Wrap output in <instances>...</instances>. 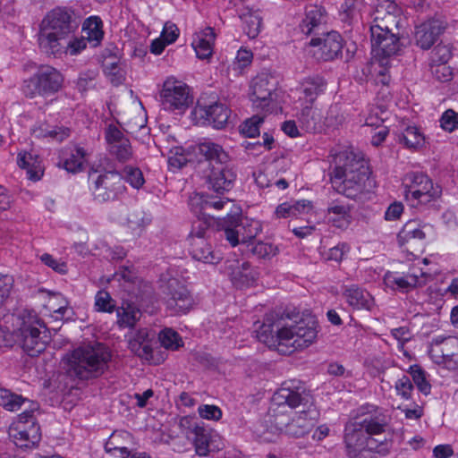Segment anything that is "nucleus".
Returning a JSON list of instances; mask_svg holds the SVG:
<instances>
[{"label": "nucleus", "mask_w": 458, "mask_h": 458, "mask_svg": "<svg viewBox=\"0 0 458 458\" xmlns=\"http://www.w3.org/2000/svg\"><path fill=\"white\" fill-rule=\"evenodd\" d=\"M273 402L278 406L286 405L291 409H299L287 421L283 415H275L276 428L287 436L297 438L304 437L310 433L319 418L312 394L300 381L283 383L274 394Z\"/></svg>", "instance_id": "1"}, {"label": "nucleus", "mask_w": 458, "mask_h": 458, "mask_svg": "<svg viewBox=\"0 0 458 458\" xmlns=\"http://www.w3.org/2000/svg\"><path fill=\"white\" fill-rule=\"evenodd\" d=\"M318 322L309 315L293 325H262L258 331L259 342L282 354H291L312 344L318 335Z\"/></svg>", "instance_id": "2"}, {"label": "nucleus", "mask_w": 458, "mask_h": 458, "mask_svg": "<svg viewBox=\"0 0 458 458\" xmlns=\"http://www.w3.org/2000/svg\"><path fill=\"white\" fill-rule=\"evenodd\" d=\"M370 174L367 160L352 151H345L338 155L330 181L336 192L349 199H356L375 187Z\"/></svg>", "instance_id": "3"}, {"label": "nucleus", "mask_w": 458, "mask_h": 458, "mask_svg": "<svg viewBox=\"0 0 458 458\" xmlns=\"http://www.w3.org/2000/svg\"><path fill=\"white\" fill-rule=\"evenodd\" d=\"M111 353L102 344L74 350L68 358L69 371L82 380L96 378L108 368Z\"/></svg>", "instance_id": "4"}, {"label": "nucleus", "mask_w": 458, "mask_h": 458, "mask_svg": "<svg viewBox=\"0 0 458 458\" xmlns=\"http://www.w3.org/2000/svg\"><path fill=\"white\" fill-rule=\"evenodd\" d=\"M344 441L349 458H377V454L386 455L392 447L389 439L368 436L352 421L345 425Z\"/></svg>", "instance_id": "5"}, {"label": "nucleus", "mask_w": 458, "mask_h": 458, "mask_svg": "<svg viewBox=\"0 0 458 458\" xmlns=\"http://www.w3.org/2000/svg\"><path fill=\"white\" fill-rule=\"evenodd\" d=\"M409 183L405 186V199L412 208H420L438 199L442 189L434 184L428 175L421 173H411L407 175Z\"/></svg>", "instance_id": "6"}, {"label": "nucleus", "mask_w": 458, "mask_h": 458, "mask_svg": "<svg viewBox=\"0 0 458 458\" xmlns=\"http://www.w3.org/2000/svg\"><path fill=\"white\" fill-rule=\"evenodd\" d=\"M89 179L94 199L100 203L114 200L125 190L123 176L116 171L100 173L91 168Z\"/></svg>", "instance_id": "7"}, {"label": "nucleus", "mask_w": 458, "mask_h": 458, "mask_svg": "<svg viewBox=\"0 0 458 458\" xmlns=\"http://www.w3.org/2000/svg\"><path fill=\"white\" fill-rule=\"evenodd\" d=\"M371 47L374 58L380 66H387L388 58L400 50L399 38L389 26L372 24L370 27Z\"/></svg>", "instance_id": "8"}, {"label": "nucleus", "mask_w": 458, "mask_h": 458, "mask_svg": "<svg viewBox=\"0 0 458 458\" xmlns=\"http://www.w3.org/2000/svg\"><path fill=\"white\" fill-rule=\"evenodd\" d=\"M9 437L20 448H32L41 439L40 428L33 415V411H24L9 428Z\"/></svg>", "instance_id": "9"}, {"label": "nucleus", "mask_w": 458, "mask_h": 458, "mask_svg": "<svg viewBox=\"0 0 458 458\" xmlns=\"http://www.w3.org/2000/svg\"><path fill=\"white\" fill-rule=\"evenodd\" d=\"M160 98L165 110L182 114L192 103L189 86L171 76L163 83Z\"/></svg>", "instance_id": "10"}, {"label": "nucleus", "mask_w": 458, "mask_h": 458, "mask_svg": "<svg viewBox=\"0 0 458 458\" xmlns=\"http://www.w3.org/2000/svg\"><path fill=\"white\" fill-rule=\"evenodd\" d=\"M428 354L433 362L450 371L458 370V337H435Z\"/></svg>", "instance_id": "11"}, {"label": "nucleus", "mask_w": 458, "mask_h": 458, "mask_svg": "<svg viewBox=\"0 0 458 458\" xmlns=\"http://www.w3.org/2000/svg\"><path fill=\"white\" fill-rule=\"evenodd\" d=\"M41 324L36 318L29 317L23 320L20 327V343L23 351L30 356H38L47 349L49 343V335L47 330L39 329L37 326Z\"/></svg>", "instance_id": "12"}, {"label": "nucleus", "mask_w": 458, "mask_h": 458, "mask_svg": "<svg viewBox=\"0 0 458 458\" xmlns=\"http://www.w3.org/2000/svg\"><path fill=\"white\" fill-rule=\"evenodd\" d=\"M277 80L267 73L258 74L250 84V99L261 109L267 107L274 100Z\"/></svg>", "instance_id": "13"}, {"label": "nucleus", "mask_w": 458, "mask_h": 458, "mask_svg": "<svg viewBox=\"0 0 458 458\" xmlns=\"http://www.w3.org/2000/svg\"><path fill=\"white\" fill-rule=\"evenodd\" d=\"M105 140L108 152L118 161L126 162L132 157L131 142L117 125L110 123L106 127Z\"/></svg>", "instance_id": "14"}, {"label": "nucleus", "mask_w": 458, "mask_h": 458, "mask_svg": "<svg viewBox=\"0 0 458 458\" xmlns=\"http://www.w3.org/2000/svg\"><path fill=\"white\" fill-rule=\"evenodd\" d=\"M23 91L26 96L33 98L36 92L47 94L57 89V71L52 66H41L37 74L24 81Z\"/></svg>", "instance_id": "15"}, {"label": "nucleus", "mask_w": 458, "mask_h": 458, "mask_svg": "<svg viewBox=\"0 0 458 458\" xmlns=\"http://www.w3.org/2000/svg\"><path fill=\"white\" fill-rule=\"evenodd\" d=\"M360 429L368 436H380L390 428L391 418L385 411L378 407L364 412L360 417L356 418L354 421Z\"/></svg>", "instance_id": "16"}, {"label": "nucleus", "mask_w": 458, "mask_h": 458, "mask_svg": "<svg viewBox=\"0 0 458 458\" xmlns=\"http://www.w3.org/2000/svg\"><path fill=\"white\" fill-rule=\"evenodd\" d=\"M167 308L174 314L186 313L193 305V298L187 289L176 278H170L166 286Z\"/></svg>", "instance_id": "17"}, {"label": "nucleus", "mask_w": 458, "mask_h": 458, "mask_svg": "<svg viewBox=\"0 0 458 458\" xmlns=\"http://www.w3.org/2000/svg\"><path fill=\"white\" fill-rule=\"evenodd\" d=\"M38 45L43 53L55 57L57 47V13L51 10L40 23Z\"/></svg>", "instance_id": "18"}, {"label": "nucleus", "mask_w": 458, "mask_h": 458, "mask_svg": "<svg viewBox=\"0 0 458 458\" xmlns=\"http://www.w3.org/2000/svg\"><path fill=\"white\" fill-rule=\"evenodd\" d=\"M447 22L439 17L429 19L416 27L415 42L422 49H429L446 29Z\"/></svg>", "instance_id": "19"}, {"label": "nucleus", "mask_w": 458, "mask_h": 458, "mask_svg": "<svg viewBox=\"0 0 458 458\" xmlns=\"http://www.w3.org/2000/svg\"><path fill=\"white\" fill-rule=\"evenodd\" d=\"M235 179L236 173L233 167L226 164H218L212 166L206 182L209 190L223 194L233 188Z\"/></svg>", "instance_id": "20"}, {"label": "nucleus", "mask_w": 458, "mask_h": 458, "mask_svg": "<svg viewBox=\"0 0 458 458\" xmlns=\"http://www.w3.org/2000/svg\"><path fill=\"white\" fill-rule=\"evenodd\" d=\"M310 45L312 47H319L321 58L325 61L333 60L337 57L343 48V39L341 35L336 31L327 32L322 37L312 38Z\"/></svg>", "instance_id": "21"}, {"label": "nucleus", "mask_w": 458, "mask_h": 458, "mask_svg": "<svg viewBox=\"0 0 458 458\" xmlns=\"http://www.w3.org/2000/svg\"><path fill=\"white\" fill-rule=\"evenodd\" d=\"M233 284L237 287L252 285L259 277V272L247 261L234 260L226 267Z\"/></svg>", "instance_id": "22"}, {"label": "nucleus", "mask_w": 458, "mask_h": 458, "mask_svg": "<svg viewBox=\"0 0 458 458\" xmlns=\"http://www.w3.org/2000/svg\"><path fill=\"white\" fill-rule=\"evenodd\" d=\"M191 253L194 259L207 264H217L221 260L220 255L213 250L212 246L205 239V233L202 231L192 236Z\"/></svg>", "instance_id": "23"}, {"label": "nucleus", "mask_w": 458, "mask_h": 458, "mask_svg": "<svg viewBox=\"0 0 458 458\" xmlns=\"http://www.w3.org/2000/svg\"><path fill=\"white\" fill-rule=\"evenodd\" d=\"M224 235L230 244L234 247L240 242V237L242 239V233L245 230L243 217L241 216V209L235 208L230 210L223 219L222 224Z\"/></svg>", "instance_id": "24"}, {"label": "nucleus", "mask_w": 458, "mask_h": 458, "mask_svg": "<svg viewBox=\"0 0 458 458\" xmlns=\"http://www.w3.org/2000/svg\"><path fill=\"white\" fill-rule=\"evenodd\" d=\"M326 218L332 226L345 230L352 220L351 207L339 201H332L327 206Z\"/></svg>", "instance_id": "25"}, {"label": "nucleus", "mask_w": 458, "mask_h": 458, "mask_svg": "<svg viewBox=\"0 0 458 458\" xmlns=\"http://www.w3.org/2000/svg\"><path fill=\"white\" fill-rule=\"evenodd\" d=\"M200 112L201 117L216 129L224 128L231 114L227 106L219 102L200 107Z\"/></svg>", "instance_id": "26"}, {"label": "nucleus", "mask_w": 458, "mask_h": 458, "mask_svg": "<svg viewBox=\"0 0 458 458\" xmlns=\"http://www.w3.org/2000/svg\"><path fill=\"white\" fill-rule=\"evenodd\" d=\"M385 283L387 286L392 287L393 289L408 292L416 286L424 284L426 280L424 278V273L421 271H420V275L417 273H409L404 276L387 273L385 276Z\"/></svg>", "instance_id": "27"}, {"label": "nucleus", "mask_w": 458, "mask_h": 458, "mask_svg": "<svg viewBox=\"0 0 458 458\" xmlns=\"http://www.w3.org/2000/svg\"><path fill=\"white\" fill-rule=\"evenodd\" d=\"M120 276L127 284V285L123 286L124 289L135 301H141L146 295L151 293V286L140 278L135 276L131 270L124 268Z\"/></svg>", "instance_id": "28"}, {"label": "nucleus", "mask_w": 458, "mask_h": 458, "mask_svg": "<svg viewBox=\"0 0 458 458\" xmlns=\"http://www.w3.org/2000/svg\"><path fill=\"white\" fill-rule=\"evenodd\" d=\"M326 22V11L322 6L310 5L306 8L305 17L300 27L301 31L310 35Z\"/></svg>", "instance_id": "29"}, {"label": "nucleus", "mask_w": 458, "mask_h": 458, "mask_svg": "<svg viewBox=\"0 0 458 458\" xmlns=\"http://www.w3.org/2000/svg\"><path fill=\"white\" fill-rule=\"evenodd\" d=\"M86 150L78 146L68 148L64 153V168L68 173L77 174L84 169L87 162Z\"/></svg>", "instance_id": "30"}, {"label": "nucleus", "mask_w": 458, "mask_h": 458, "mask_svg": "<svg viewBox=\"0 0 458 458\" xmlns=\"http://www.w3.org/2000/svg\"><path fill=\"white\" fill-rule=\"evenodd\" d=\"M128 345L130 350L140 358L148 359L152 353L149 344V331L147 328H140L131 333Z\"/></svg>", "instance_id": "31"}, {"label": "nucleus", "mask_w": 458, "mask_h": 458, "mask_svg": "<svg viewBox=\"0 0 458 458\" xmlns=\"http://www.w3.org/2000/svg\"><path fill=\"white\" fill-rule=\"evenodd\" d=\"M344 296L353 309L369 310L374 304L369 293L355 285L347 287L344 292Z\"/></svg>", "instance_id": "32"}, {"label": "nucleus", "mask_w": 458, "mask_h": 458, "mask_svg": "<svg viewBox=\"0 0 458 458\" xmlns=\"http://www.w3.org/2000/svg\"><path fill=\"white\" fill-rule=\"evenodd\" d=\"M214 40L215 33L210 27L206 28L203 31L196 35L192 42V47L199 59H207L211 56Z\"/></svg>", "instance_id": "33"}, {"label": "nucleus", "mask_w": 458, "mask_h": 458, "mask_svg": "<svg viewBox=\"0 0 458 458\" xmlns=\"http://www.w3.org/2000/svg\"><path fill=\"white\" fill-rule=\"evenodd\" d=\"M116 313L120 327H133L141 317L140 310L132 301H123Z\"/></svg>", "instance_id": "34"}, {"label": "nucleus", "mask_w": 458, "mask_h": 458, "mask_svg": "<svg viewBox=\"0 0 458 458\" xmlns=\"http://www.w3.org/2000/svg\"><path fill=\"white\" fill-rule=\"evenodd\" d=\"M239 17L242 21L244 26L243 30L250 38H255L260 32L261 17L258 11H253L248 6L243 7L239 12Z\"/></svg>", "instance_id": "35"}, {"label": "nucleus", "mask_w": 458, "mask_h": 458, "mask_svg": "<svg viewBox=\"0 0 458 458\" xmlns=\"http://www.w3.org/2000/svg\"><path fill=\"white\" fill-rule=\"evenodd\" d=\"M17 163L21 168L27 170L30 180L38 181L41 178L43 170L38 156L28 152L19 153Z\"/></svg>", "instance_id": "36"}, {"label": "nucleus", "mask_w": 458, "mask_h": 458, "mask_svg": "<svg viewBox=\"0 0 458 458\" xmlns=\"http://www.w3.org/2000/svg\"><path fill=\"white\" fill-rule=\"evenodd\" d=\"M423 228L424 226L417 220L408 221L397 235L399 244L404 245L416 240H424L426 233Z\"/></svg>", "instance_id": "37"}, {"label": "nucleus", "mask_w": 458, "mask_h": 458, "mask_svg": "<svg viewBox=\"0 0 458 458\" xmlns=\"http://www.w3.org/2000/svg\"><path fill=\"white\" fill-rule=\"evenodd\" d=\"M199 152L208 161H215L218 164H227L230 157L222 146L217 143L207 140L198 146Z\"/></svg>", "instance_id": "38"}, {"label": "nucleus", "mask_w": 458, "mask_h": 458, "mask_svg": "<svg viewBox=\"0 0 458 458\" xmlns=\"http://www.w3.org/2000/svg\"><path fill=\"white\" fill-rule=\"evenodd\" d=\"M326 87V82L321 77H312L301 82L300 90L307 103L311 105Z\"/></svg>", "instance_id": "39"}, {"label": "nucleus", "mask_w": 458, "mask_h": 458, "mask_svg": "<svg viewBox=\"0 0 458 458\" xmlns=\"http://www.w3.org/2000/svg\"><path fill=\"white\" fill-rule=\"evenodd\" d=\"M103 23L99 17L90 16L87 18L82 24V31L85 33V40L93 42L96 47L103 39L104 32L102 30Z\"/></svg>", "instance_id": "40"}, {"label": "nucleus", "mask_w": 458, "mask_h": 458, "mask_svg": "<svg viewBox=\"0 0 458 458\" xmlns=\"http://www.w3.org/2000/svg\"><path fill=\"white\" fill-rule=\"evenodd\" d=\"M80 24V17L71 8H59V38L74 32Z\"/></svg>", "instance_id": "41"}, {"label": "nucleus", "mask_w": 458, "mask_h": 458, "mask_svg": "<svg viewBox=\"0 0 458 458\" xmlns=\"http://www.w3.org/2000/svg\"><path fill=\"white\" fill-rule=\"evenodd\" d=\"M299 120L307 131H317L322 128L321 114L313 109L311 105H307L302 107Z\"/></svg>", "instance_id": "42"}, {"label": "nucleus", "mask_w": 458, "mask_h": 458, "mask_svg": "<svg viewBox=\"0 0 458 458\" xmlns=\"http://www.w3.org/2000/svg\"><path fill=\"white\" fill-rule=\"evenodd\" d=\"M195 447V452L199 456H206L209 453L210 433L203 426H199L190 438Z\"/></svg>", "instance_id": "43"}, {"label": "nucleus", "mask_w": 458, "mask_h": 458, "mask_svg": "<svg viewBox=\"0 0 458 458\" xmlns=\"http://www.w3.org/2000/svg\"><path fill=\"white\" fill-rule=\"evenodd\" d=\"M424 136L415 126H408L399 136V141L409 148H417L424 144Z\"/></svg>", "instance_id": "44"}, {"label": "nucleus", "mask_w": 458, "mask_h": 458, "mask_svg": "<svg viewBox=\"0 0 458 458\" xmlns=\"http://www.w3.org/2000/svg\"><path fill=\"white\" fill-rule=\"evenodd\" d=\"M414 384L418 389L425 395H428L431 390V385L426 377V372L419 365H411L409 369Z\"/></svg>", "instance_id": "45"}, {"label": "nucleus", "mask_w": 458, "mask_h": 458, "mask_svg": "<svg viewBox=\"0 0 458 458\" xmlns=\"http://www.w3.org/2000/svg\"><path fill=\"white\" fill-rule=\"evenodd\" d=\"M158 339L165 349L178 350L182 345V340L179 334L171 328H165L159 333Z\"/></svg>", "instance_id": "46"}, {"label": "nucleus", "mask_w": 458, "mask_h": 458, "mask_svg": "<svg viewBox=\"0 0 458 458\" xmlns=\"http://www.w3.org/2000/svg\"><path fill=\"white\" fill-rule=\"evenodd\" d=\"M149 219L146 217L141 210H134L129 213L127 217V226L134 234L140 235L143 228L149 223Z\"/></svg>", "instance_id": "47"}, {"label": "nucleus", "mask_w": 458, "mask_h": 458, "mask_svg": "<svg viewBox=\"0 0 458 458\" xmlns=\"http://www.w3.org/2000/svg\"><path fill=\"white\" fill-rule=\"evenodd\" d=\"M95 308L98 311L100 312L112 313L116 310V303L109 293L101 290L98 291L96 294Z\"/></svg>", "instance_id": "48"}, {"label": "nucleus", "mask_w": 458, "mask_h": 458, "mask_svg": "<svg viewBox=\"0 0 458 458\" xmlns=\"http://www.w3.org/2000/svg\"><path fill=\"white\" fill-rule=\"evenodd\" d=\"M262 123L263 117L254 115L241 125L240 131L245 137L254 138L259 135V125Z\"/></svg>", "instance_id": "49"}, {"label": "nucleus", "mask_w": 458, "mask_h": 458, "mask_svg": "<svg viewBox=\"0 0 458 458\" xmlns=\"http://www.w3.org/2000/svg\"><path fill=\"white\" fill-rule=\"evenodd\" d=\"M229 206H233V203L232 200L228 198H219L218 199L209 198L202 201L201 209L203 210L204 214L213 216L209 213L211 209L221 210L225 208H227Z\"/></svg>", "instance_id": "50"}, {"label": "nucleus", "mask_w": 458, "mask_h": 458, "mask_svg": "<svg viewBox=\"0 0 458 458\" xmlns=\"http://www.w3.org/2000/svg\"><path fill=\"white\" fill-rule=\"evenodd\" d=\"M122 433L114 432L105 444V450L106 453L119 452L120 456L123 457L128 453V448L122 445Z\"/></svg>", "instance_id": "51"}, {"label": "nucleus", "mask_w": 458, "mask_h": 458, "mask_svg": "<svg viewBox=\"0 0 458 458\" xmlns=\"http://www.w3.org/2000/svg\"><path fill=\"white\" fill-rule=\"evenodd\" d=\"M125 180L136 189L140 188L144 183V178L141 171L139 168L126 166L124 168Z\"/></svg>", "instance_id": "52"}, {"label": "nucleus", "mask_w": 458, "mask_h": 458, "mask_svg": "<svg viewBox=\"0 0 458 458\" xmlns=\"http://www.w3.org/2000/svg\"><path fill=\"white\" fill-rule=\"evenodd\" d=\"M451 57V50L448 46L439 44L431 52V60L434 63L445 64Z\"/></svg>", "instance_id": "53"}, {"label": "nucleus", "mask_w": 458, "mask_h": 458, "mask_svg": "<svg viewBox=\"0 0 458 458\" xmlns=\"http://www.w3.org/2000/svg\"><path fill=\"white\" fill-rule=\"evenodd\" d=\"M178 426L182 430V433L187 438H191V436L200 425L196 421L195 418L191 416H184L180 418Z\"/></svg>", "instance_id": "54"}, {"label": "nucleus", "mask_w": 458, "mask_h": 458, "mask_svg": "<svg viewBox=\"0 0 458 458\" xmlns=\"http://www.w3.org/2000/svg\"><path fill=\"white\" fill-rule=\"evenodd\" d=\"M441 127L448 131L458 128V114L452 109L446 110L440 119Z\"/></svg>", "instance_id": "55"}, {"label": "nucleus", "mask_w": 458, "mask_h": 458, "mask_svg": "<svg viewBox=\"0 0 458 458\" xmlns=\"http://www.w3.org/2000/svg\"><path fill=\"white\" fill-rule=\"evenodd\" d=\"M198 412L206 420H218L222 417V411L216 405L202 404L199 406Z\"/></svg>", "instance_id": "56"}, {"label": "nucleus", "mask_w": 458, "mask_h": 458, "mask_svg": "<svg viewBox=\"0 0 458 458\" xmlns=\"http://www.w3.org/2000/svg\"><path fill=\"white\" fill-rule=\"evenodd\" d=\"M243 221L245 230L242 233V242H246L247 240L255 238L260 232L261 227L259 221L249 219L247 217H244Z\"/></svg>", "instance_id": "57"}, {"label": "nucleus", "mask_w": 458, "mask_h": 458, "mask_svg": "<svg viewBox=\"0 0 458 458\" xmlns=\"http://www.w3.org/2000/svg\"><path fill=\"white\" fill-rule=\"evenodd\" d=\"M395 390L403 398L409 399L413 390V386L409 377L403 376L398 379L395 383Z\"/></svg>", "instance_id": "58"}, {"label": "nucleus", "mask_w": 458, "mask_h": 458, "mask_svg": "<svg viewBox=\"0 0 458 458\" xmlns=\"http://www.w3.org/2000/svg\"><path fill=\"white\" fill-rule=\"evenodd\" d=\"M4 400L3 405L8 411H16L21 408V404L26 401L21 395L9 394L4 392V394L1 395Z\"/></svg>", "instance_id": "59"}, {"label": "nucleus", "mask_w": 458, "mask_h": 458, "mask_svg": "<svg viewBox=\"0 0 458 458\" xmlns=\"http://www.w3.org/2000/svg\"><path fill=\"white\" fill-rule=\"evenodd\" d=\"M13 276L0 274V304L8 298L11 289L13 288Z\"/></svg>", "instance_id": "60"}, {"label": "nucleus", "mask_w": 458, "mask_h": 458, "mask_svg": "<svg viewBox=\"0 0 458 458\" xmlns=\"http://www.w3.org/2000/svg\"><path fill=\"white\" fill-rule=\"evenodd\" d=\"M350 248L346 243H340L331 249H329L327 259L340 262L344 259V256L349 251Z\"/></svg>", "instance_id": "61"}, {"label": "nucleus", "mask_w": 458, "mask_h": 458, "mask_svg": "<svg viewBox=\"0 0 458 458\" xmlns=\"http://www.w3.org/2000/svg\"><path fill=\"white\" fill-rule=\"evenodd\" d=\"M433 76L439 81H448L452 79V72L445 64H436L431 68Z\"/></svg>", "instance_id": "62"}, {"label": "nucleus", "mask_w": 458, "mask_h": 458, "mask_svg": "<svg viewBox=\"0 0 458 458\" xmlns=\"http://www.w3.org/2000/svg\"><path fill=\"white\" fill-rule=\"evenodd\" d=\"M105 72L111 76V81L114 85H119L123 81V76L118 68L117 63H108L104 65Z\"/></svg>", "instance_id": "63"}, {"label": "nucleus", "mask_w": 458, "mask_h": 458, "mask_svg": "<svg viewBox=\"0 0 458 458\" xmlns=\"http://www.w3.org/2000/svg\"><path fill=\"white\" fill-rule=\"evenodd\" d=\"M33 135L36 138H52L55 139L57 135L55 125H49L48 123H42L38 127L33 130Z\"/></svg>", "instance_id": "64"}]
</instances>
